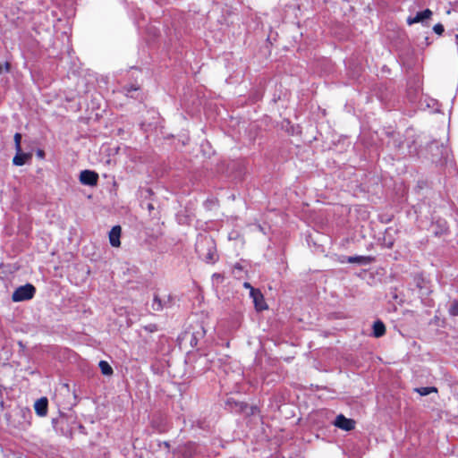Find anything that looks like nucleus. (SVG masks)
<instances>
[{
  "label": "nucleus",
  "mask_w": 458,
  "mask_h": 458,
  "mask_svg": "<svg viewBox=\"0 0 458 458\" xmlns=\"http://www.w3.org/2000/svg\"><path fill=\"white\" fill-rule=\"evenodd\" d=\"M195 250L199 258L208 264H214L218 259L216 242L207 233H200L198 234L195 243Z\"/></svg>",
  "instance_id": "obj_1"
},
{
  "label": "nucleus",
  "mask_w": 458,
  "mask_h": 458,
  "mask_svg": "<svg viewBox=\"0 0 458 458\" xmlns=\"http://www.w3.org/2000/svg\"><path fill=\"white\" fill-rule=\"evenodd\" d=\"M413 283L418 289L421 302L426 306H432V300L429 299V295L432 293L430 281L426 278L423 274L416 273L413 276Z\"/></svg>",
  "instance_id": "obj_2"
},
{
  "label": "nucleus",
  "mask_w": 458,
  "mask_h": 458,
  "mask_svg": "<svg viewBox=\"0 0 458 458\" xmlns=\"http://www.w3.org/2000/svg\"><path fill=\"white\" fill-rule=\"evenodd\" d=\"M429 152L431 153L432 161L435 163H442L445 161L449 148L444 143H439L437 140H433L428 145Z\"/></svg>",
  "instance_id": "obj_3"
},
{
  "label": "nucleus",
  "mask_w": 458,
  "mask_h": 458,
  "mask_svg": "<svg viewBox=\"0 0 458 458\" xmlns=\"http://www.w3.org/2000/svg\"><path fill=\"white\" fill-rule=\"evenodd\" d=\"M36 293V287L28 283L19 286L13 293L12 300L14 302L25 301L31 300Z\"/></svg>",
  "instance_id": "obj_4"
},
{
  "label": "nucleus",
  "mask_w": 458,
  "mask_h": 458,
  "mask_svg": "<svg viewBox=\"0 0 458 458\" xmlns=\"http://www.w3.org/2000/svg\"><path fill=\"white\" fill-rule=\"evenodd\" d=\"M174 305V296L167 294L161 298L155 293L153 296L151 308L155 311H162L165 309H171Z\"/></svg>",
  "instance_id": "obj_5"
},
{
  "label": "nucleus",
  "mask_w": 458,
  "mask_h": 458,
  "mask_svg": "<svg viewBox=\"0 0 458 458\" xmlns=\"http://www.w3.org/2000/svg\"><path fill=\"white\" fill-rule=\"evenodd\" d=\"M17 419V424L14 427L26 429L31 425L32 412L29 408H21L13 415Z\"/></svg>",
  "instance_id": "obj_6"
},
{
  "label": "nucleus",
  "mask_w": 458,
  "mask_h": 458,
  "mask_svg": "<svg viewBox=\"0 0 458 458\" xmlns=\"http://www.w3.org/2000/svg\"><path fill=\"white\" fill-rule=\"evenodd\" d=\"M98 174L93 170L85 169L80 173L79 181L82 185L96 186L98 182Z\"/></svg>",
  "instance_id": "obj_7"
},
{
  "label": "nucleus",
  "mask_w": 458,
  "mask_h": 458,
  "mask_svg": "<svg viewBox=\"0 0 458 458\" xmlns=\"http://www.w3.org/2000/svg\"><path fill=\"white\" fill-rule=\"evenodd\" d=\"M432 232L437 237L447 235L449 233L447 222L443 218H437L432 223Z\"/></svg>",
  "instance_id": "obj_8"
},
{
  "label": "nucleus",
  "mask_w": 458,
  "mask_h": 458,
  "mask_svg": "<svg viewBox=\"0 0 458 458\" xmlns=\"http://www.w3.org/2000/svg\"><path fill=\"white\" fill-rule=\"evenodd\" d=\"M250 295L253 300L255 309L257 310H264L267 309V305L264 300V296L259 289L250 287Z\"/></svg>",
  "instance_id": "obj_9"
},
{
  "label": "nucleus",
  "mask_w": 458,
  "mask_h": 458,
  "mask_svg": "<svg viewBox=\"0 0 458 458\" xmlns=\"http://www.w3.org/2000/svg\"><path fill=\"white\" fill-rule=\"evenodd\" d=\"M334 425L343 430L350 431L355 428V421L352 419H348L343 414L336 416Z\"/></svg>",
  "instance_id": "obj_10"
},
{
  "label": "nucleus",
  "mask_w": 458,
  "mask_h": 458,
  "mask_svg": "<svg viewBox=\"0 0 458 458\" xmlns=\"http://www.w3.org/2000/svg\"><path fill=\"white\" fill-rule=\"evenodd\" d=\"M432 15V11L427 8L424 11L418 12L415 16H409L406 21L408 25H412L418 22L423 23L426 20L430 19Z\"/></svg>",
  "instance_id": "obj_11"
},
{
  "label": "nucleus",
  "mask_w": 458,
  "mask_h": 458,
  "mask_svg": "<svg viewBox=\"0 0 458 458\" xmlns=\"http://www.w3.org/2000/svg\"><path fill=\"white\" fill-rule=\"evenodd\" d=\"M34 410L38 416L45 417L47 414L48 400L47 397H41L34 403Z\"/></svg>",
  "instance_id": "obj_12"
},
{
  "label": "nucleus",
  "mask_w": 458,
  "mask_h": 458,
  "mask_svg": "<svg viewBox=\"0 0 458 458\" xmlns=\"http://www.w3.org/2000/svg\"><path fill=\"white\" fill-rule=\"evenodd\" d=\"M31 153H25L21 148H20V151L16 150V154L13 158V164L16 166H21L25 165L28 160L31 159Z\"/></svg>",
  "instance_id": "obj_13"
},
{
  "label": "nucleus",
  "mask_w": 458,
  "mask_h": 458,
  "mask_svg": "<svg viewBox=\"0 0 458 458\" xmlns=\"http://www.w3.org/2000/svg\"><path fill=\"white\" fill-rule=\"evenodd\" d=\"M121 233L122 228L120 225H114L109 232V242L113 247H119L121 245Z\"/></svg>",
  "instance_id": "obj_14"
},
{
  "label": "nucleus",
  "mask_w": 458,
  "mask_h": 458,
  "mask_svg": "<svg viewBox=\"0 0 458 458\" xmlns=\"http://www.w3.org/2000/svg\"><path fill=\"white\" fill-rule=\"evenodd\" d=\"M375 260L372 256H349L346 258V261L352 264H359L360 266H367L371 264Z\"/></svg>",
  "instance_id": "obj_15"
},
{
  "label": "nucleus",
  "mask_w": 458,
  "mask_h": 458,
  "mask_svg": "<svg viewBox=\"0 0 458 458\" xmlns=\"http://www.w3.org/2000/svg\"><path fill=\"white\" fill-rule=\"evenodd\" d=\"M393 232L394 231L391 228H387L385 231L384 235H383V237L381 239V244L385 248L392 249L394 247V242H395V238L392 234Z\"/></svg>",
  "instance_id": "obj_16"
},
{
  "label": "nucleus",
  "mask_w": 458,
  "mask_h": 458,
  "mask_svg": "<svg viewBox=\"0 0 458 458\" xmlns=\"http://www.w3.org/2000/svg\"><path fill=\"white\" fill-rule=\"evenodd\" d=\"M226 407L231 411L242 412L247 408V403L242 402H237L233 398H228L226 401Z\"/></svg>",
  "instance_id": "obj_17"
},
{
  "label": "nucleus",
  "mask_w": 458,
  "mask_h": 458,
  "mask_svg": "<svg viewBox=\"0 0 458 458\" xmlns=\"http://www.w3.org/2000/svg\"><path fill=\"white\" fill-rule=\"evenodd\" d=\"M386 334V326L385 324L377 319L373 323L372 326V335L376 338H379Z\"/></svg>",
  "instance_id": "obj_18"
},
{
  "label": "nucleus",
  "mask_w": 458,
  "mask_h": 458,
  "mask_svg": "<svg viewBox=\"0 0 458 458\" xmlns=\"http://www.w3.org/2000/svg\"><path fill=\"white\" fill-rule=\"evenodd\" d=\"M185 335L189 336L190 344L192 347H195V346L198 345L199 338L203 337V335H204V329H203V327H199V330H198L196 332H192V333H188L187 332L185 334Z\"/></svg>",
  "instance_id": "obj_19"
},
{
  "label": "nucleus",
  "mask_w": 458,
  "mask_h": 458,
  "mask_svg": "<svg viewBox=\"0 0 458 458\" xmlns=\"http://www.w3.org/2000/svg\"><path fill=\"white\" fill-rule=\"evenodd\" d=\"M140 89V87L136 84L125 85L123 87L122 91L124 93L126 97H130L131 98H137L135 93Z\"/></svg>",
  "instance_id": "obj_20"
},
{
  "label": "nucleus",
  "mask_w": 458,
  "mask_h": 458,
  "mask_svg": "<svg viewBox=\"0 0 458 458\" xmlns=\"http://www.w3.org/2000/svg\"><path fill=\"white\" fill-rule=\"evenodd\" d=\"M98 367L100 369L101 373L105 376H111L114 373L113 368L106 360H100L98 363Z\"/></svg>",
  "instance_id": "obj_21"
},
{
  "label": "nucleus",
  "mask_w": 458,
  "mask_h": 458,
  "mask_svg": "<svg viewBox=\"0 0 458 458\" xmlns=\"http://www.w3.org/2000/svg\"><path fill=\"white\" fill-rule=\"evenodd\" d=\"M415 391L421 396H426L431 393H437V389L435 386H421L415 388Z\"/></svg>",
  "instance_id": "obj_22"
},
{
  "label": "nucleus",
  "mask_w": 458,
  "mask_h": 458,
  "mask_svg": "<svg viewBox=\"0 0 458 458\" xmlns=\"http://www.w3.org/2000/svg\"><path fill=\"white\" fill-rule=\"evenodd\" d=\"M448 314L450 317H458V300L454 299L450 302L448 307Z\"/></svg>",
  "instance_id": "obj_23"
},
{
  "label": "nucleus",
  "mask_w": 458,
  "mask_h": 458,
  "mask_svg": "<svg viewBox=\"0 0 458 458\" xmlns=\"http://www.w3.org/2000/svg\"><path fill=\"white\" fill-rule=\"evenodd\" d=\"M21 134L19 133V132H16L13 136V140H14V146H15V150H19L20 151V148H21Z\"/></svg>",
  "instance_id": "obj_24"
},
{
  "label": "nucleus",
  "mask_w": 458,
  "mask_h": 458,
  "mask_svg": "<svg viewBox=\"0 0 458 458\" xmlns=\"http://www.w3.org/2000/svg\"><path fill=\"white\" fill-rule=\"evenodd\" d=\"M143 329L148 333H154L158 330L157 325L154 323H150L143 326Z\"/></svg>",
  "instance_id": "obj_25"
},
{
  "label": "nucleus",
  "mask_w": 458,
  "mask_h": 458,
  "mask_svg": "<svg viewBox=\"0 0 458 458\" xmlns=\"http://www.w3.org/2000/svg\"><path fill=\"white\" fill-rule=\"evenodd\" d=\"M433 31L436 34L441 36L444 33V31H445V28H444V26L441 23H437L433 27Z\"/></svg>",
  "instance_id": "obj_26"
},
{
  "label": "nucleus",
  "mask_w": 458,
  "mask_h": 458,
  "mask_svg": "<svg viewBox=\"0 0 458 458\" xmlns=\"http://www.w3.org/2000/svg\"><path fill=\"white\" fill-rule=\"evenodd\" d=\"M4 67L5 69V72H8L10 71V64L8 62H6L4 65L0 64V74L3 72Z\"/></svg>",
  "instance_id": "obj_27"
},
{
  "label": "nucleus",
  "mask_w": 458,
  "mask_h": 458,
  "mask_svg": "<svg viewBox=\"0 0 458 458\" xmlns=\"http://www.w3.org/2000/svg\"><path fill=\"white\" fill-rule=\"evenodd\" d=\"M37 157L43 159L45 157V151L43 149L37 150Z\"/></svg>",
  "instance_id": "obj_28"
},
{
  "label": "nucleus",
  "mask_w": 458,
  "mask_h": 458,
  "mask_svg": "<svg viewBox=\"0 0 458 458\" xmlns=\"http://www.w3.org/2000/svg\"><path fill=\"white\" fill-rule=\"evenodd\" d=\"M396 290H397L396 288H391L392 298L394 300L397 299Z\"/></svg>",
  "instance_id": "obj_29"
},
{
  "label": "nucleus",
  "mask_w": 458,
  "mask_h": 458,
  "mask_svg": "<svg viewBox=\"0 0 458 458\" xmlns=\"http://www.w3.org/2000/svg\"><path fill=\"white\" fill-rule=\"evenodd\" d=\"M59 419L58 418H53L52 419V425L55 428L58 424Z\"/></svg>",
  "instance_id": "obj_30"
},
{
  "label": "nucleus",
  "mask_w": 458,
  "mask_h": 458,
  "mask_svg": "<svg viewBox=\"0 0 458 458\" xmlns=\"http://www.w3.org/2000/svg\"><path fill=\"white\" fill-rule=\"evenodd\" d=\"M147 208H148V210L149 211V213H151V212H152V210H154V209H155L154 205H153L152 203H148V205H147Z\"/></svg>",
  "instance_id": "obj_31"
},
{
  "label": "nucleus",
  "mask_w": 458,
  "mask_h": 458,
  "mask_svg": "<svg viewBox=\"0 0 458 458\" xmlns=\"http://www.w3.org/2000/svg\"><path fill=\"white\" fill-rule=\"evenodd\" d=\"M243 285L245 288H249L250 290V287H252L250 283H244Z\"/></svg>",
  "instance_id": "obj_32"
},
{
  "label": "nucleus",
  "mask_w": 458,
  "mask_h": 458,
  "mask_svg": "<svg viewBox=\"0 0 458 458\" xmlns=\"http://www.w3.org/2000/svg\"><path fill=\"white\" fill-rule=\"evenodd\" d=\"M80 430L81 432L84 433L85 428L82 425H80Z\"/></svg>",
  "instance_id": "obj_33"
},
{
  "label": "nucleus",
  "mask_w": 458,
  "mask_h": 458,
  "mask_svg": "<svg viewBox=\"0 0 458 458\" xmlns=\"http://www.w3.org/2000/svg\"><path fill=\"white\" fill-rule=\"evenodd\" d=\"M213 276L214 277H221V276L219 274H214Z\"/></svg>",
  "instance_id": "obj_34"
}]
</instances>
